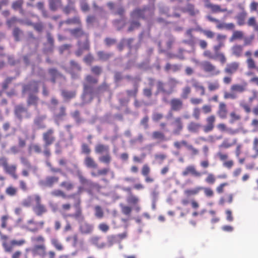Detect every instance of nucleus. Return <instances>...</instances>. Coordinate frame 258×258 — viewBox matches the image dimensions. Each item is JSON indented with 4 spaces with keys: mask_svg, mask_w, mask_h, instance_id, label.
<instances>
[{
    "mask_svg": "<svg viewBox=\"0 0 258 258\" xmlns=\"http://www.w3.org/2000/svg\"><path fill=\"white\" fill-rule=\"evenodd\" d=\"M32 206V210L37 216H42L48 211L46 206L41 202L40 196L34 194L28 196L22 202V205L25 207Z\"/></svg>",
    "mask_w": 258,
    "mask_h": 258,
    "instance_id": "nucleus-1",
    "label": "nucleus"
},
{
    "mask_svg": "<svg viewBox=\"0 0 258 258\" xmlns=\"http://www.w3.org/2000/svg\"><path fill=\"white\" fill-rule=\"evenodd\" d=\"M31 241L34 245L31 249L32 255L34 256H39L44 257L47 254V248L45 244V239L41 235L32 237Z\"/></svg>",
    "mask_w": 258,
    "mask_h": 258,
    "instance_id": "nucleus-2",
    "label": "nucleus"
},
{
    "mask_svg": "<svg viewBox=\"0 0 258 258\" xmlns=\"http://www.w3.org/2000/svg\"><path fill=\"white\" fill-rule=\"evenodd\" d=\"M178 82L173 78H169L166 82L161 80H158L156 82V91L155 94L157 95L159 93L166 95H170L174 91V89Z\"/></svg>",
    "mask_w": 258,
    "mask_h": 258,
    "instance_id": "nucleus-3",
    "label": "nucleus"
},
{
    "mask_svg": "<svg viewBox=\"0 0 258 258\" xmlns=\"http://www.w3.org/2000/svg\"><path fill=\"white\" fill-rule=\"evenodd\" d=\"M69 32L71 35L78 39L77 44L83 45L85 49L89 47V34L85 32L81 27L70 29Z\"/></svg>",
    "mask_w": 258,
    "mask_h": 258,
    "instance_id": "nucleus-4",
    "label": "nucleus"
},
{
    "mask_svg": "<svg viewBox=\"0 0 258 258\" xmlns=\"http://www.w3.org/2000/svg\"><path fill=\"white\" fill-rule=\"evenodd\" d=\"M54 134V130L52 128L48 129L46 132H44L42 134V140L44 142V148L43 153L47 158H49L51 156V152L48 147L51 145L56 140V138Z\"/></svg>",
    "mask_w": 258,
    "mask_h": 258,
    "instance_id": "nucleus-5",
    "label": "nucleus"
},
{
    "mask_svg": "<svg viewBox=\"0 0 258 258\" xmlns=\"http://www.w3.org/2000/svg\"><path fill=\"white\" fill-rule=\"evenodd\" d=\"M247 83L233 84L230 86V92H225L223 97L225 99H235L237 98V93H242L247 90Z\"/></svg>",
    "mask_w": 258,
    "mask_h": 258,
    "instance_id": "nucleus-6",
    "label": "nucleus"
},
{
    "mask_svg": "<svg viewBox=\"0 0 258 258\" xmlns=\"http://www.w3.org/2000/svg\"><path fill=\"white\" fill-rule=\"evenodd\" d=\"M154 15V9L148 6H145L142 8H137L131 13L132 18H138L145 20L151 17Z\"/></svg>",
    "mask_w": 258,
    "mask_h": 258,
    "instance_id": "nucleus-7",
    "label": "nucleus"
},
{
    "mask_svg": "<svg viewBox=\"0 0 258 258\" xmlns=\"http://www.w3.org/2000/svg\"><path fill=\"white\" fill-rule=\"evenodd\" d=\"M201 67L203 71L210 76H217L221 74V70L210 61H202L201 63Z\"/></svg>",
    "mask_w": 258,
    "mask_h": 258,
    "instance_id": "nucleus-8",
    "label": "nucleus"
},
{
    "mask_svg": "<svg viewBox=\"0 0 258 258\" xmlns=\"http://www.w3.org/2000/svg\"><path fill=\"white\" fill-rule=\"evenodd\" d=\"M0 162L6 173L10 175L15 179L18 178L16 173L17 166L16 165H9L7 158L4 157L0 158Z\"/></svg>",
    "mask_w": 258,
    "mask_h": 258,
    "instance_id": "nucleus-9",
    "label": "nucleus"
},
{
    "mask_svg": "<svg viewBox=\"0 0 258 258\" xmlns=\"http://www.w3.org/2000/svg\"><path fill=\"white\" fill-rule=\"evenodd\" d=\"M205 7L210 9L213 13L228 12V14H232V11H228L227 8H222L219 5L211 3L209 0L205 1Z\"/></svg>",
    "mask_w": 258,
    "mask_h": 258,
    "instance_id": "nucleus-10",
    "label": "nucleus"
},
{
    "mask_svg": "<svg viewBox=\"0 0 258 258\" xmlns=\"http://www.w3.org/2000/svg\"><path fill=\"white\" fill-rule=\"evenodd\" d=\"M76 174L78 177L79 182L81 184L88 185L91 188L97 189L101 188V186L98 183L93 182L85 178V177L83 176V173L80 170H78L77 171Z\"/></svg>",
    "mask_w": 258,
    "mask_h": 258,
    "instance_id": "nucleus-11",
    "label": "nucleus"
},
{
    "mask_svg": "<svg viewBox=\"0 0 258 258\" xmlns=\"http://www.w3.org/2000/svg\"><path fill=\"white\" fill-rule=\"evenodd\" d=\"M26 243V240L24 239L20 240L13 239L10 241L9 244L7 242H3L2 245L4 248L5 251L6 252H11L13 250L14 246H22Z\"/></svg>",
    "mask_w": 258,
    "mask_h": 258,
    "instance_id": "nucleus-12",
    "label": "nucleus"
},
{
    "mask_svg": "<svg viewBox=\"0 0 258 258\" xmlns=\"http://www.w3.org/2000/svg\"><path fill=\"white\" fill-rule=\"evenodd\" d=\"M171 125L173 126V134L176 136L180 135L184 127L182 118L180 117H175L171 122Z\"/></svg>",
    "mask_w": 258,
    "mask_h": 258,
    "instance_id": "nucleus-13",
    "label": "nucleus"
},
{
    "mask_svg": "<svg viewBox=\"0 0 258 258\" xmlns=\"http://www.w3.org/2000/svg\"><path fill=\"white\" fill-rule=\"evenodd\" d=\"M216 116L214 115H210L206 118V124L202 125L203 132L208 133L212 132L215 127Z\"/></svg>",
    "mask_w": 258,
    "mask_h": 258,
    "instance_id": "nucleus-14",
    "label": "nucleus"
},
{
    "mask_svg": "<svg viewBox=\"0 0 258 258\" xmlns=\"http://www.w3.org/2000/svg\"><path fill=\"white\" fill-rule=\"evenodd\" d=\"M81 200L80 198H78L74 204L75 208V212L73 214H70L67 216L74 218L76 220L79 219H83V216L82 214V210L81 207Z\"/></svg>",
    "mask_w": 258,
    "mask_h": 258,
    "instance_id": "nucleus-15",
    "label": "nucleus"
},
{
    "mask_svg": "<svg viewBox=\"0 0 258 258\" xmlns=\"http://www.w3.org/2000/svg\"><path fill=\"white\" fill-rule=\"evenodd\" d=\"M180 10L184 13H186L190 16H195L199 14V10L196 8L194 4L187 2L185 6L181 8Z\"/></svg>",
    "mask_w": 258,
    "mask_h": 258,
    "instance_id": "nucleus-16",
    "label": "nucleus"
},
{
    "mask_svg": "<svg viewBox=\"0 0 258 258\" xmlns=\"http://www.w3.org/2000/svg\"><path fill=\"white\" fill-rule=\"evenodd\" d=\"M207 172H201L197 170L195 167L193 165H189L187 166L185 169L182 171V175L183 176H186L190 174L196 177H200L203 174H206Z\"/></svg>",
    "mask_w": 258,
    "mask_h": 258,
    "instance_id": "nucleus-17",
    "label": "nucleus"
},
{
    "mask_svg": "<svg viewBox=\"0 0 258 258\" xmlns=\"http://www.w3.org/2000/svg\"><path fill=\"white\" fill-rule=\"evenodd\" d=\"M14 113L17 118L20 120H22L24 114H26V117L29 118L30 117L27 108L21 104L16 105L15 107Z\"/></svg>",
    "mask_w": 258,
    "mask_h": 258,
    "instance_id": "nucleus-18",
    "label": "nucleus"
},
{
    "mask_svg": "<svg viewBox=\"0 0 258 258\" xmlns=\"http://www.w3.org/2000/svg\"><path fill=\"white\" fill-rule=\"evenodd\" d=\"M94 230V226L86 221L82 222L79 227V232L83 235H88L92 233Z\"/></svg>",
    "mask_w": 258,
    "mask_h": 258,
    "instance_id": "nucleus-19",
    "label": "nucleus"
},
{
    "mask_svg": "<svg viewBox=\"0 0 258 258\" xmlns=\"http://www.w3.org/2000/svg\"><path fill=\"white\" fill-rule=\"evenodd\" d=\"M239 66V62L237 61L231 62L226 64L224 69V72L226 74L232 75L238 71Z\"/></svg>",
    "mask_w": 258,
    "mask_h": 258,
    "instance_id": "nucleus-20",
    "label": "nucleus"
},
{
    "mask_svg": "<svg viewBox=\"0 0 258 258\" xmlns=\"http://www.w3.org/2000/svg\"><path fill=\"white\" fill-rule=\"evenodd\" d=\"M70 63V67L69 69V73L71 75L72 78L76 79L78 77V74L76 73V72H81L82 68L77 61L74 60H71Z\"/></svg>",
    "mask_w": 258,
    "mask_h": 258,
    "instance_id": "nucleus-21",
    "label": "nucleus"
},
{
    "mask_svg": "<svg viewBox=\"0 0 258 258\" xmlns=\"http://www.w3.org/2000/svg\"><path fill=\"white\" fill-rule=\"evenodd\" d=\"M170 108L173 111H179L183 107V101L179 98H173L169 102Z\"/></svg>",
    "mask_w": 258,
    "mask_h": 258,
    "instance_id": "nucleus-22",
    "label": "nucleus"
},
{
    "mask_svg": "<svg viewBox=\"0 0 258 258\" xmlns=\"http://www.w3.org/2000/svg\"><path fill=\"white\" fill-rule=\"evenodd\" d=\"M59 179V177L56 176H48L44 180L40 181V184L45 187H51L58 182Z\"/></svg>",
    "mask_w": 258,
    "mask_h": 258,
    "instance_id": "nucleus-23",
    "label": "nucleus"
},
{
    "mask_svg": "<svg viewBox=\"0 0 258 258\" xmlns=\"http://www.w3.org/2000/svg\"><path fill=\"white\" fill-rule=\"evenodd\" d=\"M151 168L147 164L143 165L141 169V174L145 177V181L147 183L153 182L154 179L150 175Z\"/></svg>",
    "mask_w": 258,
    "mask_h": 258,
    "instance_id": "nucleus-24",
    "label": "nucleus"
},
{
    "mask_svg": "<svg viewBox=\"0 0 258 258\" xmlns=\"http://www.w3.org/2000/svg\"><path fill=\"white\" fill-rule=\"evenodd\" d=\"M224 46L223 42H219L218 44L214 46L213 49L216 53V56L218 58L219 61L221 64H224L227 61L225 55L223 53H218L222 47Z\"/></svg>",
    "mask_w": 258,
    "mask_h": 258,
    "instance_id": "nucleus-25",
    "label": "nucleus"
},
{
    "mask_svg": "<svg viewBox=\"0 0 258 258\" xmlns=\"http://www.w3.org/2000/svg\"><path fill=\"white\" fill-rule=\"evenodd\" d=\"M66 240L71 241L72 245L75 247H82L84 245L83 239H79L77 234H74L72 236L68 237Z\"/></svg>",
    "mask_w": 258,
    "mask_h": 258,
    "instance_id": "nucleus-26",
    "label": "nucleus"
},
{
    "mask_svg": "<svg viewBox=\"0 0 258 258\" xmlns=\"http://www.w3.org/2000/svg\"><path fill=\"white\" fill-rule=\"evenodd\" d=\"M24 0H16L12 4V8L15 11H19V13L22 15L25 14V10L23 9Z\"/></svg>",
    "mask_w": 258,
    "mask_h": 258,
    "instance_id": "nucleus-27",
    "label": "nucleus"
},
{
    "mask_svg": "<svg viewBox=\"0 0 258 258\" xmlns=\"http://www.w3.org/2000/svg\"><path fill=\"white\" fill-rule=\"evenodd\" d=\"M202 127V125L199 122L190 121L187 125V130L191 133H198Z\"/></svg>",
    "mask_w": 258,
    "mask_h": 258,
    "instance_id": "nucleus-28",
    "label": "nucleus"
},
{
    "mask_svg": "<svg viewBox=\"0 0 258 258\" xmlns=\"http://www.w3.org/2000/svg\"><path fill=\"white\" fill-rule=\"evenodd\" d=\"M51 195L55 197H61L63 199L74 198L75 194L67 195L63 190L60 189H55L51 192Z\"/></svg>",
    "mask_w": 258,
    "mask_h": 258,
    "instance_id": "nucleus-29",
    "label": "nucleus"
},
{
    "mask_svg": "<svg viewBox=\"0 0 258 258\" xmlns=\"http://www.w3.org/2000/svg\"><path fill=\"white\" fill-rule=\"evenodd\" d=\"M242 11L238 13L235 17L237 25L240 26L245 24V19L247 16V13L244 10L243 8H242Z\"/></svg>",
    "mask_w": 258,
    "mask_h": 258,
    "instance_id": "nucleus-30",
    "label": "nucleus"
},
{
    "mask_svg": "<svg viewBox=\"0 0 258 258\" xmlns=\"http://www.w3.org/2000/svg\"><path fill=\"white\" fill-rule=\"evenodd\" d=\"M38 82L36 81H32L27 84L23 86L22 92L26 93L32 90V87L34 86V89L33 91L37 93L38 91Z\"/></svg>",
    "mask_w": 258,
    "mask_h": 258,
    "instance_id": "nucleus-31",
    "label": "nucleus"
},
{
    "mask_svg": "<svg viewBox=\"0 0 258 258\" xmlns=\"http://www.w3.org/2000/svg\"><path fill=\"white\" fill-rule=\"evenodd\" d=\"M84 163L86 167L88 168L96 169L98 167L97 163L90 156H87L84 160Z\"/></svg>",
    "mask_w": 258,
    "mask_h": 258,
    "instance_id": "nucleus-32",
    "label": "nucleus"
},
{
    "mask_svg": "<svg viewBox=\"0 0 258 258\" xmlns=\"http://www.w3.org/2000/svg\"><path fill=\"white\" fill-rule=\"evenodd\" d=\"M208 89L210 92L215 91L220 88L219 81L218 79H215L212 81L207 82Z\"/></svg>",
    "mask_w": 258,
    "mask_h": 258,
    "instance_id": "nucleus-33",
    "label": "nucleus"
},
{
    "mask_svg": "<svg viewBox=\"0 0 258 258\" xmlns=\"http://www.w3.org/2000/svg\"><path fill=\"white\" fill-rule=\"evenodd\" d=\"M62 12L66 15H69L72 12H76L74 2L72 0H68V4L62 8Z\"/></svg>",
    "mask_w": 258,
    "mask_h": 258,
    "instance_id": "nucleus-34",
    "label": "nucleus"
},
{
    "mask_svg": "<svg viewBox=\"0 0 258 258\" xmlns=\"http://www.w3.org/2000/svg\"><path fill=\"white\" fill-rule=\"evenodd\" d=\"M28 151L29 154H32V153L39 154L42 152L41 146L39 144L36 143L29 145Z\"/></svg>",
    "mask_w": 258,
    "mask_h": 258,
    "instance_id": "nucleus-35",
    "label": "nucleus"
},
{
    "mask_svg": "<svg viewBox=\"0 0 258 258\" xmlns=\"http://www.w3.org/2000/svg\"><path fill=\"white\" fill-rule=\"evenodd\" d=\"M152 137L154 140H158L160 142L168 140L164 133L159 131L153 132L152 134Z\"/></svg>",
    "mask_w": 258,
    "mask_h": 258,
    "instance_id": "nucleus-36",
    "label": "nucleus"
},
{
    "mask_svg": "<svg viewBox=\"0 0 258 258\" xmlns=\"http://www.w3.org/2000/svg\"><path fill=\"white\" fill-rule=\"evenodd\" d=\"M95 152L96 154H101L103 153L106 154L109 152V147L108 145L98 144L95 147Z\"/></svg>",
    "mask_w": 258,
    "mask_h": 258,
    "instance_id": "nucleus-37",
    "label": "nucleus"
},
{
    "mask_svg": "<svg viewBox=\"0 0 258 258\" xmlns=\"http://www.w3.org/2000/svg\"><path fill=\"white\" fill-rule=\"evenodd\" d=\"M49 8L52 11H56L62 6L61 0H48Z\"/></svg>",
    "mask_w": 258,
    "mask_h": 258,
    "instance_id": "nucleus-38",
    "label": "nucleus"
},
{
    "mask_svg": "<svg viewBox=\"0 0 258 258\" xmlns=\"http://www.w3.org/2000/svg\"><path fill=\"white\" fill-rule=\"evenodd\" d=\"M21 163L25 166L28 170H32L35 173L37 170V168L35 166H32L28 159L24 157H22L20 158Z\"/></svg>",
    "mask_w": 258,
    "mask_h": 258,
    "instance_id": "nucleus-39",
    "label": "nucleus"
},
{
    "mask_svg": "<svg viewBox=\"0 0 258 258\" xmlns=\"http://www.w3.org/2000/svg\"><path fill=\"white\" fill-rule=\"evenodd\" d=\"M243 50V46L240 45H234L231 48L232 54L237 57L242 56Z\"/></svg>",
    "mask_w": 258,
    "mask_h": 258,
    "instance_id": "nucleus-40",
    "label": "nucleus"
},
{
    "mask_svg": "<svg viewBox=\"0 0 258 258\" xmlns=\"http://www.w3.org/2000/svg\"><path fill=\"white\" fill-rule=\"evenodd\" d=\"M180 69V65L178 64H171L169 62L166 63L164 67V70L166 72L172 71V72H176L179 71Z\"/></svg>",
    "mask_w": 258,
    "mask_h": 258,
    "instance_id": "nucleus-41",
    "label": "nucleus"
},
{
    "mask_svg": "<svg viewBox=\"0 0 258 258\" xmlns=\"http://www.w3.org/2000/svg\"><path fill=\"white\" fill-rule=\"evenodd\" d=\"M90 241L91 244L95 245L99 248H103L105 246V243L100 242V237L97 236H92L90 238Z\"/></svg>",
    "mask_w": 258,
    "mask_h": 258,
    "instance_id": "nucleus-42",
    "label": "nucleus"
},
{
    "mask_svg": "<svg viewBox=\"0 0 258 258\" xmlns=\"http://www.w3.org/2000/svg\"><path fill=\"white\" fill-rule=\"evenodd\" d=\"M202 189L203 187L202 186H197L194 189H186L184 190V194L186 197L197 195Z\"/></svg>",
    "mask_w": 258,
    "mask_h": 258,
    "instance_id": "nucleus-43",
    "label": "nucleus"
},
{
    "mask_svg": "<svg viewBox=\"0 0 258 258\" xmlns=\"http://www.w3.org/2000/svg\"><path fill=\"white\" fill-rule=\"evenodd\" d=\"M192 86L194 88H195L197 90H200L201 93L200 94L202 96L205 95V88L204 86L200 84L197 80L196 79H192Z\"/></svg>",
    "mask_w": 258,
    "mask_h": 258,
    "instance_id": "nucleus-44",
    "label": "nucleus"
},
{
    "mask_svg": "<svg viewBox=\"0 0 258 258\" xmlns=\"http://www.w3.org/2000/svg\"><path fill=\"white\" fill-rule=\"evenodd\" d=\"M227 113V110L226 104L224 102L220 103L219 105V110L218 111V114L220 117L222 118H226Z\"/></svg>",
    "mask_w": 258,
    "mask_h": 258,
    "instance_id": "nucleus-45",
    "label": "nucleus"
},
{
    "mask_svg": "<svg viewBox=\"0 0 258 258\" xmlns=\"http://www.w3.org/2000/svg\"><path fill=\"white\" fill-rule=\"evenodd\" d=\"M64 23L67 25L74 24L80 26L82 25L81 20L79 16H75L73 18H68L64 21Z\"/></svg>",
    "mask_w": 258,
    "mask_h": 258,
    "instance_id": "nucleus-46",
    "label": "nucleus"
},
{
    "mask_svg": "<svg viewBox=\"0 0 258 258\" xmlns=\"http://www.w3.org/2000/svg\"><path fill=\"white\" fill-rule=\"evenodd\" d=\"M237 139H235L232 142H230L228 139H225L219 146V148L228 149L236 144Z\"/></svg>",
    "mask_w": 258,
    "mask_h": 258,
    "instance_id": "nucleus-47",
    "label": "nucleus"
},
{
    "mask_svg": "<svg viewBox=\"0 0 258 258\" xmlns=\"http://www.w3.org/2000/svg\"><path fill=\"white\" fill-rule=\"evenodd\" d=\"M181 203L183 206H187L189 203H190L192 208L195 209H197L199 207V204L194 199L190 201L188 199H182L181 201Z\"/></svg>",
    "mask_w": 258,
    "mask_h": 258,
    "instance_id": "nucleus-48",
    "label": "nucleus"
},
{
    "mask_svg": "<svg viewBox=\"0 0 258 258\" xmlns=\"http://www.w3.org/2000/svg\"><path fill=\"white\" fill-rule=\"evenodd\" d=\"M18 192V188L13 185H10L6 188L5 190V193L6 195L10 197H14L16 196Z\"/></svg>",
    "mask_w": 258,
    "mask_h": 258,
    "instance_id": "nucleus-49",
    "label": "nucleus"
},
{
    "mask_svg": "<svg viewBox=\"0 0 258 258\" xmlns=\"http://www.w3.org/2000/svg\"><path fill=\"white\" fill-rule=\"evenodd\" d=\"M38 100L39 98L36 95L30 93L29 95L27 100V105L28 106L34 105L35 106H37Z\"/></svg>",
    "mask_w": 258,
    "mask_h": 258,
    "instance_id": "nucleus-50",
    "label": "nucleus"
},
{
    "mask_svg": "<svg viewBox=\"0 0 258 258\" xmlns=\"http://www.w3.org/2000/svg\"><path fill=\"white\" fill-rule=\"evenodd\" d=\"M83 96L85 97L88 95H92L93 93V87L91 84L87 83H83Z\"/></svg>",
    "mask_w": 258,
    "mask_h": 258,
    "instance_id": "nucleus-51",
    "label": "nucleus"
},
{
    "mask_svg": "<svg viewBox=\"0 0 258 258\" xmlns=\"http://www.w3.org/2000/svg\"><path fill=\"white\" fill-rule=\"evenodd\" d=\"M98 160L101 163L109 165L111 161V156L109 152L105 154L104 155L100 156Z\"/></svg>",
    "mask_w": 258,
    "mask_h": 258,
    "instance_id": "nucleus-52",
    "label": "nucleus"
},
{
    "mask_svg": "<svg viewBox=\"0 0 258 258\" xmlns=\"http://www.w3.org/2000/svg\"><path fill=\"white\" fill-rule=\"evenodd\" d=\"M48 72L50 77V81L53 83H55L56 79L59 75L57 70L56 69L51 68L48 70Z\"/></svg>",
    "mask_w": 258,
    "mask_h": 258,
    "instance_id": "nucleus-53",
    "label": "nucleus"
},
{
    "mask_svg": "<svg viewBox=\"0 0 258 258\" xmlns=\"http://www.w3.org/2000/svg\"><path fill=\"white\" fill-rule=\"evenodd\" d=\"M47 41L50 45L49 48L46 49L45 51L47 52H52L54 47V39L50 33L47 34Z\"/></svg>",
    "mask_w": 258,
    "mask_h": 258,
    "instance_id": "nucleus-54",
    "label": "nucleus"
},
{
    "mask_svg": "<svg viewBox=\"0 0 258 258\" xmlns=\"http://www.w3.org/2000/svg\"><path fill=\"white\" fill-rule=\"evenodd\" d=\"M252 150L254 151V154L252 158L256 159L258 158V137H255L252 142Z\"/></svg>",
    "mask_w": 258,
    "mask_h": 258,
    "instance_id": "nucleus-55",
    "label": "nucleus"
},
{
    "mask_svg": "<svg viewBox=\"0 0 258 258\" xmlns=\"http://www.w3.org/2000/svg\"><path fill=\"white\" fill-rule=\"evenodd\" d=\"M109 90V85L105 81H104L96 89L97 93L98 94L102 93L104 92L108 91Z\"/></svg>",
    "mask_w": 258,
    "mask_h": 258,
    "instance_id": "nucleus-56",
    "label": "nucleus"
},
{
    "mask_svg": "<svg viewBox=\"0 0 258 258\" xmlns=\"http://www.w3.org/2000/svg\"><path fill=\"white\" fill-rule=\"evenodd\" d=\"M99 58L102 60H107L110 57L113 55L112 53H107L103 51H99L97 53Z\"/></svg>",
    "mask_w": 258,
    "mask_h": 258,
    "instance_id": "nucleus-57",
    "label": "nucleus"
},
{
    "mask_svg": "<svg viewBox=\"0 0 258 258\" xmlns=\"http://www.w3.org/2000/svg\"><path fill=\"white\" fill-rule=\"evenodd\" d=\"M98 82V79L94 77L91 75H87L85 76L84 82L83 83H87L88 84H96Z\"/></svg>",
    "mask_w": 258,
    "mask_h": 258,
    "instance_id": "nucleus-58",
    "label": "nucleus"
},
{
    "mask_svg": "<svg viewBox=\"0 0 258 258\" xmlns=\"http://www.w3.org/2000/svg\"><path fill=\"white\" fill-rule=\"evenodd\" d=\"M50 242L51 244L57 250L61 251L63 249V246L62 244L57 238H52L50 240Z\"/></svg>",
    "mask_w": 258,
    "mask_h": 258,
    "instance_id": "nucleus-59",
    "label": "nucleus"
},
{
    "mask_svg": "<svg viewBox=\"0 0 258 258\" xmlns=\"http://www.w3.org/2000/svg\"><path fill=\"white\" fill-rule=\"evenodd\" d=\"M60 186L70 191L74 188V184L71 181H63L60 183Z\"/></svg>",
    "mask_w": 258,
    "mask_h": 258,
    "instance_id": "nucleus-60",
    "label": "nucleus"
},
{
    "mask_svg": "<svg viewBox=\"0 0 258 258\" xmlns=\"http://www.w3.org/2000/svg\"><path fill=\"white\" fill-rule=\"evenodd\" d=\"M76 91H69L65 90L61 91L62 96L66 99H71L76 96Z\"/></svg>",
    "mask_w": 258,
    "mask_h": 258,
    "instance_id": "nucleus-61",
    "label": "nucleus"
},
{
    "mask_svg": "<svg viewBox=\"0 0 258 258\" xmlns=\"http://www.w3.org/2000/svg\"><path fill=\"white\" fill-rule=\"evenodd\" d=\"M126 201L128 204L135 206L138 204L139 199L137 196L133 194H131L127 197Z\"/></svg>",
    "mask_w": 258,
    "mask_h": 258,
    "instance_id": "nucleus-62",
    "label": "nucleus"
},
{
    "mask_svg": "<svg viewBox=\"0 0 258 258\" xmlns=\"http://www.w3.org/2000/svg\"><path fill=\"white\" fill-rule=\"evenodd\" d=\"M95 216L98 219H102L104 217V212L100 206H96L94 207Z\"/></svg>",
    "mask_w": 258,
    "mask_h": 258,
    "instance_id": "nucleus-63",
    "label": "nucleus"
},
{
    "mask_svg": "<svg viewBox=\"0 0 258 258\" xmlns=\"http://www.w3.org/2000/svg\"><path fill=\"white\" fill-rule=\"evenodd\" d=\"M248 26L253 27L254 31L258 32V24L256 23V20L254 17H250L247 21Z\"/></svg>",
    "mask_w": 258,
    "mask_h": 258,
    "instance_id": "nucleus-64",
    "label": "nucleus"
}]
</instances>
